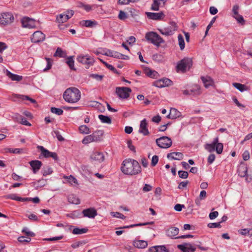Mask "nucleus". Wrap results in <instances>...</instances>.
I'll list each match as a JSON object with an SVG mask.
<instances>
[{
	"instance_id": "1",
	"label": "nucleus",
	"mask_w": 252,
	"mask_h": 252,
	"mask_svg": "<svg viewBox=\"0 0 252 252\" xmlns=\"http://www.w3.org/2000/svg\"><path fill=\"white\" fill-rule=\"evenodd\" d=\"M122 172L128 175H135L141 172V168L139 162L134 159H126L123 162Z\"/></svg>"
},
{
	"instance_id": "2",
	"label": "nucleus",
	"mask_w": 252,
	"mask_h": 252,
	"mask_svg": "<svg viewBox=\"0 0 252 252\" xmlns=\"http://www.w3.org/2000/svg\"><path fill=\"white\" fill-rule=\"evenodd\" d=\"M81 95V92L77 88L71 87L63 93V98L68 103H74L80 99Z\"/></svg>"
},
{
	"instance_id": "3",
	"label": "nucleus",
	"mask_w": 252,
	"mask_h": 252,
	"mask_svg": "<svg viewBox=\"0 0 252 252\" xmlns=\"http://www.w3.org/2000/svg\"><path fill=\"white\" fill-rule=\"evenodd\" d=\"M145 38L147 40L157 46H159L160 44L164 42V40L163 38L157 32H150L146 33L145 35Z\"/></svg>"
},
{
	"instance_id": "4",
	"label": "nucleus",
	"mask_w": 252,
	"mask_h": 252,
	"mask_svg": "<svg viewBox=\"0 0 252 252\" xmlns=\"http://www.w3.org/2000/svg\"><path fill=\"white\" fill-rule=\"evenodd\" d=\"M178 29L177 24L175 22H170V25L163 29H159L158 30L160 33L165 36L171 35Z\"/></svg>"
},
{
	"instance_id": "5",
	"label": "nucleus",
	"mask_w": 252,
	"mask_h": 252,
	"mask_svg": "<svg viewBox=\"0 0 252 252\" xmlns=\"http://www.w3.org/2000/svg\"><path fill=\"white\" fill-rule=\"evenodd\" d=\"M157 145L160 148L167 149L170 147L172 144V141L170 138L167 136H162L156 140Z\"/></svg>"
},
{
	"instance_id": "6",
	"label": "nucleus",
	"mask_w": 252,
	"mask_h": 252,
	"mask_svg": "<svg viewBox=\"0 0 252 252\" xmlns=\"http://www.w3.org/2000/svg\"><path fill=\"white\" fill-rule=\"evenodd\" d=\"M192 65V60L190 58H184L180 61L177 65L178 70L185 72L189 70Z\"/></svg>"
},
{
	"instance_id": "7",
	"label": "nucleus",
	"mask_w": 252,
	"mask_h": 252,
	"mask_svg": "<svg viewBox=\"0 0 252 252\" xmlns=\"http://www.w3.org/2000/svg\"><path fill=\"white\" fill-rule=\"evenodd\" d=\"M14 20V17L12 13L4 12L0 14V25H7L11 24Z\"/></svg>"
},
{
	"instance_id": "8",
	"label": "nucleus",
	"mask_w": 252,
	"mask_h": 252,
	"mask_svg": "<svg viewBox=\"0 0 252 252\" xmlns=\"http://www.w3.org/2000/svg\"><path fill=\"white\" fill-rule=\"evenodd\" d=\"M77 61L85 65V67L88 68L90 65H92L94 63V60L89 55H80L77 58Z\"/></svg>"
},
{
	"instance_id": "9",
	"label": "nucleus",
	"mask_w": 252,
	"mask_h": 252,
	"mask_svg": "<svg viewBox=\"0 0 252 252\" xmlns=\"http://www.w3.org/2000/svg\"><path fill=\"white\" fill-rule=\"evenodd\" d=\"M103 134V132L102 131L98 130L95 131L91 135H88L86 136L82 141V142L84 144H87L93 141H97L99 140V137H98V136H101Z\"/></svg>"
},
{
	"instance_id": "10",
	"label": "nucleus",
	"mask_w": 252,
	"mask_h": 252,
	"mask_svg": "<svg viewBox=\"0 0 252 252\" xmlns=\"http://www.w3.org/2000/svg\"><path fill=\"white\" fill-rule=\"evenodd\" d=\"M90 158L92 162H95L97 163H101L105 159V157L103 153L97 151L93 152L90 156Z\"/></svg>"
},
{
	"instance_id": "11",
	"label": "nucleus",
	"mask_w": 252,
	"mask_h": 252,
	"mask_svg": "<svg viewBox=\"0 0 252 252\" xmlns=\"http://www.w3.org/2000/svg\"><path fill=\"white\" fill-rule=\"evenodd\" d=\"M131 90L127 87H117L116 93L121 98L126 99L129 96Z\"/></svg>"
},
{
	"instance_id": "12",
	"label": "nucleus",
	"mask_w": 252,
	"mask_h": 252,
	"mask_svg": "<svg viewBox=\"0 0 252 252\" xmlns=\"http://www.w3.org/2000/svg\"><path fill=\"white\" fill-rule=\"evenodd\" d=\"M172 82L167 78H162L155 81L153 85L158 88H163L171 85Z\"/></svg>"
},
{
	"instance_id": "13",
	"label": "nucleus",
	"mask_w": 252,
	"mask_h": 252,
	"mask_svg": "<svg viewBox=\"0 0 252 252\" xmlns=\"http://www.w3.org/2000/svg\"><path fill=\"white\" fill-rule=\"evenodd\" d=\"M23 27L29 29L35 28L36 27L35 21L29 17H24L21 20Z\"/></svg>"
},
{
	"instance_id": "14",
	"label": "nucleus",
	"mask_w": 252,
	"mask_h": 252,
	"mask_svg": "<svg viewBox=\"0 0 252 252\" xmlns=\"http://www.w3.org/2000/svg\"><path fill=\"white\" fill-rule=\"evenodd\" d=\"M45 38V35L41 31L35 32L32 35L31 40L34 43H38L43 41Z\"/></svg>"
},
{
	"instance_id": "15",
	"label": "nucleus",
	"mask_w": 252,
	"mask_h": 252,
	"mask_svg": "<svg viewBox=\"0 0 252 252\" xmlns=\"http://www.w3.org/2000/svg\"><path fill=\"white\" fill-rule=\"evenodd\" d=\"M145 14L149 19L154 20H162L165 17V15L163 12L159 13L146 12Z\"/></svg>"
},
{
	"instance_id": "16",
	"label": "nucleus",
	"mask_w": 252,
	"mask_h": 252,
	"mask_svg": "<svg viewBox=\"0 0 252 252\" xmlns=\"http://www.w3.org/2000/svg\"><path fill=\"white\" fill-rule=\"evenodd\" d=\"M177 248L183 252H194L196 248L190 243H184L178 245Z\"/></svg>"
},
{
	"instance_id": "17",
	"label": "nucleus",
	"mask_w": 252,
	"mask_h": 252,
	"mask_svg": "<svg viewBox=\"0 0 252 252\" xmlns=\"http://www.w3.org/2000/svg\"><path fill=\"white\" fill-rule=\"evenodd\" d=\"M82 214L84 217L94 219L97 216L96 210L94 208H89L83 210Z\"/></svg>"
},
{
	"instance_id": "18",
	"label": "nucleus",
	"mask_w": 252,
	"mask_h": 252,
	"mask_svg": "<svg viewBox=\"0 0 252 252\" xmlns=\"http://www.w3.org/2000/svg\"><path fill=\"white\" fill-rule=\"evenodd\" d=\"M74 14L73 10H68L65 14H60L57 17V20L59 23H62L67 21Z\"/></svg>"
},
{
	"instance_id": "19",
	"label": "nucleus",
	"mask_w": 252,
	"mask_h": 252,
	"mask_svg": "<svg viewBox=\"0 0 252 252\" xmlns=\"http://www.w3.org/2000/svg\"><path fill=\"white\" fill-rule=\"evenodd\" d=\"M139 132L145 136L148 135L149 134L147 128V123L145 119L142 120L140 122Z\"/></svg>"
},
{
	"instance_id": "20",
	"label": "nucleus",
	"mask_w": 252,
	"mask_h": 252,
	"mask_svg": "<svg viewBox=\"0 0 252 252\" xmlns=\"http://www.w3.org/2000/svg\"><path fill=\"white\" fill-rule=\"evenodd\" d=\"M29 163L34 174L36 173L39 170L42 165V162L38 160H32Z\"/></svg>"
},
{
	"instance_id": "21",
	"label": "nucleus",
	"mask_w": 252,
	"mask_h": 252,
	"mask_svg": "<svg viewBox=\"0 0 252 252\" xmlns=\"http://www.w3.org/2000/svg\"><path fill=\"white\" fill-rule=\"evenodd\" d=\"M238 173L241 177H244L247 175L248 167L245 163L243 162H241L238 167Z\"/></svg>"
},
{
	"instance_id": "22",
	"label": "nucleus",
	"mask_w": 252,
	"mask_h": 252,
	"mask_svg": "<svg viewBox=\"0 0 252 252\" xmlns=\"http://www.w3.org/2000/svg\"><path fill=\"white\" fill-rule=\"evenodd\" d=\"M201 79L206 88H208L210 86H213L214 85V80L210 76H201Z\"/></svg>"
},
{
	"instance_id": "23",
	"label": "nucleus",
	"mask_w": 252,
	"mask_h": 252,
	"mask_svg": "<svg viewBox=\"0 0 252 252\" xmlns=\"http://www.w3.org/2000/svg\"><path fill=\"white\" fill-rule=\"evenodd\" d=\"M181 116V113L177 109L172 108L170 110L169 114L166 116L168 119H176Z\"/></svg>"
},
{
	"instance_id": "24",
	"label": "nucleus",
	"mask_w": 252,
	"mask_h": 252,
	"mask_svg": "<svg viewBox=\"0 0 252 252\" xmlns=\"http://www.w3.org/2000/svg\"><path fill=\"white\" fill-rule=\"evenodd\" d=\"M167 158L168 159L180 160L183 158V155L180 152L170 153L167 154Z\"/></svg>"
},
{
	"instance_id": "25",
	"label": "nucleus",
	"mask_w": 252,
	"mask_h": 252,
	"mask_svg": "<svg viewBox=\"0 0 252 252\" xmlns=\"http://www.w3.org/2000/svg\"><path fill=\"white\" fill-rule=\"evenodd\" d=\"M149 252H169L165 246H156L150 248Z\"/></svg>"
},
{
	"instance_id": "26",
	"label": "nucleus",
	"mask_w": 252,
	"mask_h": 252,
	"mask_svg": "<svg viewBox=\"0 0 252 252\" xmlns=\"http://www.w3.org/2000/svg\"><path fill=\"white\" fill-rule=\"evenodd\" d=\"M219 138L216 137L214 139L213 142L211 144H206L205 145V148L209 152H214L215 150V145L218 143Z\"/></svg>"
},
{
	"instance_id": "27",
	"label": "nucleus",
	"mask_w": 252,
	"mask_h": 252,
	"mask_svg": "<svg viewBox=\"0 0 252 252\" xmlns=\"http://www.w3.org/2000/svg\"><path fill=\"white\" fill-rule=\"evenodd\" d=\"M190 95L196 96L201 94L200 88L197 85H192L189 89Z\"/></svg>"
},
{
	"instance_id": "28",
	"label": "nucleus",
	"mask_w": 252,
	"mask_h": 252,
	"mask_svg": "<svg viewBox=\"0 0 252 252\" xmlns=\"http://www.w3.org/2000/svg\"><path fill=\"white\" fill-rule=\"evenodd\" d=\"M144 72L146 75L153 78H157L159 75L157 71L151 70L148 67H146L144 69Z\"/></svg>"
},
{
	"instance_id": "29",
	"label": "nucleus",
	"mask_w": 252,
	"mask_h": 252,
	"mask_svg": "<svg viewBox=\"0 0 252 252\" xmlns=\"http://www.w3.org/2000/svg\"><path fill=\"white\" fill-rule=\"evenodd\" d=\"M166 233L168 236L173 237L179 233V229L177 227H171L166 230Z\"/></svg>"
},
{
	"instance_id": "30",
	"label": "nucleus",
	"mask_w": 252,
	"mask_h": 252,
	"mask_svg": "<svg viewBox=\"0 0 252 252\" xmlns=\"http://www.w3.org/2000/svg\"><path fill=\"white\" fill-rule=\"evenodd\" d=\"M6 75L12 81H20L22 79V76L11 73L8 70H6Z\"/></svg>"
},
{
	"instance_id": "31",
	"label": "nucleus",
	"mask_w": 252,
	"mask_h": 252,
	"mask_svg": "<svg viewBox=\"0 0 252 252\" xmlns=\"http://www.w3.org/2000/svg\"><path fill=\"white\" fill-rule=\"evenodd\" d=\"M37 148L41 151V156L44 157L45 158H50L51 152L45 149L42 146H38Z\"/></svg>"
},
{
	"instance_id": "32",
	"label": "nucleus",
	"mask_w": 252,
	"mask_h": 252,
	"mask_svg": "<svg viewBox=\"0 0 252 252\" xmlns=\"http://www.w3.org/2000/svg\"><path fill=\"white\" fill-rule=\"evenodd\" d=\"M133 245L135 247L140 249H143L147 246L148 243L146 241L138 240L134 241Z\"/></svg>"
},
{
	"instance_id": "33",
	"label": "nucleus",
	"mask_w": 252,
	"mask_h": 252,
	"mask_svg": "<svg viewBox=\"0 0 252 252\" xmlns=\"http://www.w3.org/2000/svg\"><path fill=\"white\" fill-rule=\"evenodd\" d=\"M68 201L69 203L74 204H79L80 200L78 197L74 194H71L68 196Z\"/></svg>"
},
{
	"instance_id": "34",
	"label": "nucleus",
	"mask_w": 252,
	"mask_h": 252,
	"mask_svg": "<svg viewBox=\"0 0 252 252\" xmlns=\"http://www.w3.org/2000/svg\"><path fill=\"white\" fill-rule=\"evenodd\" d=\"M98 118L100 119L102 123H106L110 124L112 123V120L110 117L105 116L103 115H99Z\"/></svg>"
},
{
	"instance_id": "35",
	"label": "nucleus",
	"mask_w": 252,
	"mask_h": 252,
	"mask_svg": "<svg viewBox=\"0 0 252 252\" xmlns=\"http://www.w3.org/2000/svg\"><path fill=\"white\" fill-rule=\"evenodd\" d=\"M97 22L92 20H84L82 21V25L86 27L91 28L97 25Z\"/></svg>"
},
{
	"instance_id": "36",
	"label": "nucleus",
	"mask_w": 252,
	"mask_h": 252,
	"mask_svg": "<svg viewBox=\"0 0 252 252\" xmlns=\"http://www.w3.org/2000/svg\"><path fill=\"white\" fill-rule=\"evenodd\" d=\"M233 86L238 89L241 92H243L247 90V87L244 84H242L239 83H233Z\"/></svg>"
},
{
	"instance_id": "37",
	"label": "nucleus",
	"mask_w": 252,
	"mask_h": 252,
	"mask_svg": "<svg viewBox=\"0 0 252 252\" xmlns=\"http://www.w3.org/2000/svg\"><path fill=\"white\" fill-rule=\"evenodd\" d=\"M17 119L18 120H17V121L19 122L20 124L25 126H31V124L27 121L26 118L23 117L21 115H18V117L17 118Z\"/></svg>"
},
{
	"instance_id": "38",
	"label": "nucleus",
	"mask_w": 252,
	"mask_h": 252,
	"mask_svg": "<svg viewBox=\"0 0 252 252\" xmlns=\"http://www.w3.org/2000/svg\"><path fill=\"white\" fill-rule=\"evenodd\" d=\"M65 62L71 70H75L74 66V62L72 56H70L67 58Z\"/></svg>"
},
{
	"instance_id": "39",
	"label": "nucleus",
	"mask_w": 252,
	"mask_h": 252,
	"mask_svg": "<svg viewBox=\"0 0 252 252\" xmlns=\"http://www.w3.org/2000/svg\"><path fill=\"white\" fill-rule=\"evenodd\" d=\"M88 229L87 228H79L78 227H75L73 229L72 231V233L74 234H82L86 233L88 231Z\"/></svg>"
},
{
	"instance_id": "40",
	"label": "nucleus",
	"mask_w": 252,
	"mask_h": 252,
	"mask_svg": "<svg viewBox=\"0 0 252 252\" xmlns=\"http://www.w3.org/2000/svg\"><path fill=\"white\" fill-rule=\"evenodd\" d=\"M53 173L52 168L49 166L44 167L42 170V173L44 176L50 175Z\"/></svg>"
},
{
	"instance_id": "41",
	"label": "nucleus",
	"mask_w": 252,
	"mask_h": 252,
	"mask_svg": "<svg viewBox=\"0 0 252 252\" xmlns=\"http://www.w3.org/2000/svg\"><path fill=\"white\" fill-rule=\"evenodd\" d=\"M178 42H179V45L180 49L181 50H183L185 48V45L184 38L182 34H179L178 35Z\"/></svg>"
},
{
	"instance_id": "42",
	"label": "nucleus",
	"mask_w": 252,
	"mask_h": 252,
	"mask_svg": "<svg viewBox=\"0 0 252 252\" xmlns=\"http://www.w3.org/2000/svg\"><path fill=\"white\" fill-rule=\"evenodd\" d=\"M160 2L159 0H154V1L151 5V9L152 10L158 11L159 10V7Z\"/></svg>"
},
{
	"instance_id": "43",
	"label": "nucleus",
	"mask_w": 252,
	"mask_h": 252,
	"mask_svg": "<svg viewBox=\"0 0 252 252\" xmlns=\"http://www.w3.org/2000/svg\"><path fill=\"white\" fill-rule=\"evenodd\" d=\"M223 149V144L221 143H219V141L218 143L215 145V150L217 154H220L222 153Z\"/></svg>"
},
{
	"instance_id": "44",
	"label": "nucleus",
	"mask_w": 252,
	"mask_h": 252,
	"mask_svg": "<svg viewBox=\"0 0 252 252\" xmlns=\"http://www.w3.org/2000/svg\"><path fill=\"white\" fill-rule=\"evenodd\" d=\"M153 223H154L153 221L148 222H145V223H137V224H132L130 225L125 226L122 227L121 228H131V227H133L134 226L146 225L151 224H153Z\"/></svg>"
},
{
	"instance_id": "45",
	"label": "nucleus",
	"mask_w": 252,
	"mask_h": 252,
	"mask_svg": "<svg viewBox=\"0 0 252 252\" xmlns=\"http://www.w3.org/2000/svg\"><path fill=\"white\" fill-rule=\"evenodd\" d=\"M46 181L44 179L39 180L37 182H33V186H36V188H41L45 186Z\"/></svg>"
},
{
	"instance_id": "46",
	"label": "nucleus",
	"mask_w": 252,
	"mask_h": 252,
	"mask_svg": "<svg viewBox=\"0 0 252 252\" xmlns=\"http://www.w3.org/2000/svg\"><path fill=\"white\" fill-rule=\"evenodd\" d=\"M79 129L81 133L88 134L90 132L89 128L85 125L81 126Z\"/></svg>"
},
{
	"instance_id": "47",
	"label": "nucleus",
	"mask_w": 252,
	"mask_h": 252,
	"mask_svg": "<svg viewBox=\"0 0 252 252\" xmlns=\"http://www.w3.org/2000/svg\"><path fill=\"white\" fill-rule=\"evenodd\" d=\"M65 53L63 51V50L61 48L58 47L56 52L54 54L55 57H64L65 56Z\"/></svg>"
},
{
	"instance_id": "48",
	"label": "nucleus",
	"mask_w": 252,
	"mask_h": 252,
	"mask_svg": "<svg viewBox=\"0 0 252 252\" xmlns=\"http://www.w3.org/2000/svg\"><path fill=\"white\" fill-rule=\"evenodd\" d=\"M234 17L239 24H241L242 25H244L245 24V21L242 15L237 14L236 15H234Z\"/></svg>"
},
{
	"instance_id": "49",
	"label": "nucleus",
	"mask_w": 252,
	"mask_h": 252,
	"mask_svg": "<svg viewBox=\"0 0 252 252\" xmlns=\"http://www.w3.org/2000/svg\"><path fill=\"white\" fill-rule=\"evenodd\" d=\"M51 111L52 113L56 114L58 115H62L63 114V110L60 108H57L56 107H51Z\"/></svg>"
},
{
	"instance_id": "50",
	"label": "nucleus",
	"mask_w": 252,
	"mask_h": 252,
	"mask_svg": "<svg viewBox=\"0 0 252 252\" xmlns=\"http://www.w3.org/2000/svg\"><path fill=\"white\" fill-rule=\"evenodd\" d=\"M18 240L20 243H28L31 240L30 237H25L24 236H20L18 238Z\"/></svg>"
},
{
	"instance_id": "51",
	"label": "nucleus",
	"mask_w": 252,
	"mask_h": 252,
	"mask_svg": "<svg viewBox=\"0 0 252 252\" xmlns=\"http://www.w3.org/2000/svg\"><path fill=\"white\" fill-rule=\"evenodd\" d=\"M22 231V232L25 233L28 237H33L35 235V234L33 232L29 231L27 227L24 228Z\"/></svg>"
},
{
	"instance_id": "52",
	"label": "nucleus",
	"mask_w": 252,
	"mask_h": 252,
	"mask_svg": "<svg viewBox=\"0 0 252 252\" xmlns=\"http://www.w3.org/2000/svg\"><path fill=\"white\" fill-rule=\"evenodd\" d=\"M20 197L17 196L16 194H10L4 196L6 199H10L12 200L19 201L18 198Z\"/></svg>"
},
{
	"instance_id": "53",
	"label": "nucleus",
	"mask_w": 252,
	"mask_h": 252,
	"mask_svg": "<svg viewBox=\"0 0 252 252\" xmlns=\"http://www.w3.org/2000/svg\"><path fill=\"white\" fill-rule=\"evenodd\" d=\"M179 177L182 179H186L188 177V172L185 171L180 170L178 172Z\"/></svg>"
},
{
	"instance_id": "54",
	"label": "nucleus",
	"mask_w": 252,
	"mask_h": 252,
	"mask_svg": "<svg viewBox=\"0 0 252 252\" xmlns=\"http://www.w3.org/2000/svg\"><path fill=\"white\" fill-rule=\"evenodd\" d=\"M8 152L10 153L13 154H21L23 152V150L22 149L15 148L11 149L9 148L8 149Z\"/></svg>"
},
{
	"instance_id": "55",
	"label": "nucleus",
	"mask_w": 252,
	"mask_h": 252,
	"mask_svg": "<svg viewBox=\"0 0 252 252\" xmlns=\"http://www.w3.org/2000/svg\"><path fill=\"white\" fill-rule=\"evenodd\" d=\"M216 19V17H213L212 18V19L211 20V21H210V22L209 24V25L207 26V27L206 28V31H205V35H206L207 34L208 32L209 29L211 28V27L212 26L213 24L215 22Z\"/></svg>"
},
{
	"instance_id": "56",
	"label": "nucleus",
	"mask_w": 252,
	"mask_h": 252,
	"mask_svg": "<svg viewBox=\"0 0 252 252\" xmlns=\"http://www.w3.org/2000/svg\"><path fill=\"white\" fill-rule=\"evenodd\" d=\"M90 77L94 79H95L97 81H101L103 78L104 77V76L102 75H98L97 74H92L90 75Z\"/></svg>"
},
{
	"instance_id": "57",
	"label": "nucleus",
	"mask_w": 252,
	"mask_h": 252,
	"mask_svg": "<svg viewBox=\"0 0 252 252\" xmlns=\"http://www.w3.org/2000/svg\"><path fill=\"white\" fill-rule=\"evenodd\" d=\"M221 222H213V223H209L208 224V226L209 228H220L221 225H220Z\"/></svg>"
},
{
	"instance_id": "58",
	"label": "nucleus",
	"mask_w": 252,
	"mask_h": 252,
	"mask_svg": "<svg viewBox=\"0 0 252 252\" xmlns=\"http://www.w3.org/2000/svg\"><path fill=\"white\" fill-rule=\"evenodd\" d=\"M112 216L117 218H120L122 219H125L126 217L122 214L119 212H112Z\"/></svg>"
},
{
	"instance_id": "59",
	"label": "nucleus",
	"mask_w": 252,
	"mask_h": 252,
	"mask_svg": "<svg viewBox=\"0 0 252 252\" xmlns=\"http://www.w3.org/2000/svg\"><path fill=\"white\" fill-rule=\"evenodd\" d=\"M45 60L47 61V66L43 69L44 71H46L50 69L52 66V63L51 59L49 58H45Z\"/></svg>"
},
{
	"instance_id": "60",
	"label": "nucleus",
	"mask_w": 252,
	"mask_h": 252,
	"mask_svg": "<svg viewBox=\"0 0 252 252\" xmlns=\"http://www.w3.org/2000/svg\"><path fill=\"white\" fill-rule=\"evenodd\" d=\"M158 157L155 155L152 157L151 165L152 166H155L158 163Z\"/></svg>"
},
{
	"instance_id": "61",
	"label": "nucleus",
	"mask_w": 252,
	"mask_h": 252,
	"mask_svg": "<svg viewBox=\"0 0 252 252\" xmlns=\"http://www.w3.org/2000/svg\"><path fill=\"white\" fill-rule=\"evenodd\" d=\"M127 17L126 14L123 11L121 10L119 12L118 18L122 20H124Z\"/></svg>"
},
{
	"instance_id": "62",
	"label": "nucleus",
	"mask_w": 252,
	"mask_h": 252,
	"mask_svg": "<svg viewBox=\"0 0 252 252\" xmlns=\"http://www.w3.org/2000/svg\"><path fill=\"white\" fill-rule=\"evenodd\" d=\"M215 158H216V156L214 154L209 155V156H208V158H207L208 162L210 164H212L215 160Z\"/></svg>"
},
{
	"instance_id": "63",
	"label": "nucleus",
	"mask_w": 252,
	"mask_h": 252,
	"mask_svg": "<svg viewBox=\"0 0 252 252\" xmlns=\"http://www.w3.org/2000/svg\"><path fill=\"white\" fill-rule=\"evenodd\" d=\"M54 133H55L56 137L60 141H63L64 140V138L60 134V132L58 130L54 131Z\"/></svg>"
},
{
	"instance_id": "64",
	"label": "nucleus",
	"mask_w": 252,
	"mask_h": 252,
	"mask_svg": "<svg viewBox=\"0 0 252 252\" xmlns=\"http://www.w3.org/2000/svg\"><path fill=\"white\" fill-rule=\"evenodd\" d=\"M219 215V213L217 211H214L211 212L209 214V218L211 220H214Z\"/></svg>"
}]
</instances>
